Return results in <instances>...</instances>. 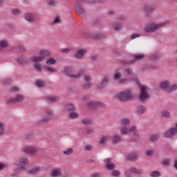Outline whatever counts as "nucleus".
<instances>
[{
    "label": "nucleus",
    "instance_id": "nucleus-25",
    "mask_svg": "<svg viewBox=\"0 0 177 177\" xmlns=\"http://www.w3.org/2000/svg\"><path fill=\"white\" fill-rule=\"evenodd\" d=\"M57 101H59V97L50 96L46 98V103H56Z\"/></svg>",
    "mask_w": 177,
    "mask_h": 177
},
{
    "label": "nucleus",
    "instance_id": "nucleus-1",
    "mask_svg": "<svg viewBox=\"0 0 177 177\" xmlns=\"http://www.w3.org/2000/svg\"><path fill=\"white\" fill-rule=\"evenodd\" d=\"M122 127H120V135H128L131 133L135 138H132L131 142H138L140 139V136L138 131V128L136 126H133L131 128H129V125H131V120L128 118L122 119L120 121Z\"/></svg>",
    "mask_w": 177,
    "mask_h": 177
},
{
    "label": "nucleus",
    "instance_id": "nucleus-14",
    "mask_svg": "<svg viewBox=\"0 0 177 177\" xmlns=\"http://www.w3.org/2000/svg\"><path fill=\"white\" fill-rule=\"evenodd\" d=\"M86 55V50L85 49L78 50L75 55L76 59H84V57Z\"/></svg>",
    "mask_w": 177,
    "mask_h": 177
},
{
    "label": "nucleus",
    "instance_id": "nucleus-2",
    "mask_svg": "<svg viewBox=\"0 0 177 177\" xmlns=\"http://www.w3.org/2000/svg\"><path fill=\"white\" fill-rule=\"evenodd\" d=\"M169 24H171V21L169 20L160 23L151 22L145 28V32H156V31L160 30V28H162V27H165V26H168Z\"/></svg>",
    "mask_w": 177,
    "mask_h": 177
},
{
    "label": "nucleus",
    "instance_id": "nucleus-61",
    "mask_svg": "<svg viewBox=\"0 0 177 177\" xmlns=\"http://www.w3.org/2000/svg\"><path fill=\"white\" fill-rule=\"evenodd\" d=\"M112 175L113 176H120V175H121V173L119 171L115 170L112 172Z\"/></svg>",
    "mask_w": 177,
    "mask_h": 177
},
{
    "label": "nucleus",
    "instance_id": "nucleus-8",
    "mask_svg": "<svg viewBox=\"0 0 177 177\" xmlns=\"http://www.w3.org/2000/svg\"><path fill=\"white\" fill-rule=\"evenodd\" d=\"M71 70H73L71 67L65 68L63 73L65 75H68V77H70L73 80H78V78H81L82 75H84V71H80L79 73L76 75H73V73H71Z\"/></svg>",
    "mask_w": 177,
    "mask_h": 177
},
{
    "label": "nucleus",
    "instance_id": "nucleus-12",
    "mask_svg": "<svg viewBox=\"0 0 177 177\" xmlns=\"http://www.w3.org/2000/svg\"><path fill=\"white\" fill-rule=\"evenodd\" d=\"M37 151H38V149L32 146L26 147L24 149V152L26 153V154H35Z\"/></svg>",
    "mask_w": 177,
    "mask_h": 177
},
{
    "label": "nucleus",
    "instance_id": "nucleus-31",
    "mask_svg": "<svg viewBox=\"0 0 177 177\" xmlns=\"http://www.w3.org/2000/svg\"><path fill=\"white\" fill-rule=\"evenodd\" d=\"M92 86V83L91 82H84L82 84V89H89Z\"/></svg>",
    "mask_w": 177,
    "mask_h": 177
},
{
    "label": "nucleus",
    "instance_id": "nucleus-13",
    "mask_svg": "<svg viewBox=\"0 0 177 177\" xmlns=\"http://www.w3.org/2000/svg\"><path fill=\"white\" fill-rule=\"evenodd\" d=\"M176 135V133L175 130L174 129V127H172L171 129L165 131V138H167L169 139H172Z\"/></svg>",
    "mask_w": 177,
    "mask_h": 177
},
{
    "label": "nucleus",
    "instance_id": "nucleus-29",
    "mask_svg": "<svg viewBox=\"0 0 177 177\" xmlns=\"http://www.w3.org/2000/svg\"><path fill=\"white\" fill-rule=\"evenodd\" d=\"M159 139H160V135L157 133L152 134L150 138V140L151 142H152V143H156V142H158Z\"/></svg>",
    "mask_w": 177,
    "mask_h": 177
},
{
    "label": "nucleus",
    "instance_id": "nucleus-54",
    "mask_svg": "<svg viewBox=\"0 0 177 177\" xmlns=\"http://www.w3.org/2000/svg\"><path fill=\"white\" fill-rule=\"evenodd\" d=\"M82 123L84 124V125H91L92 122L89 119H83Z\"/></svg>",
    "mask_w": 177,
    "mask_h": 177
},
{
    "label": "nucleus",
    "instance_id": "nucleus-19",
    "mask_svg": "<svg viewBox=\"0 0 177 177\" xmlns=\"http://www.w3.org/2000/svg\"><path fill=\"white\" fill-rule=\"evenodd\" d=\"M127 158L130 161H133V160H138V158H139V153L135 152V153H128L127 155Z\"/></svg>",
    "mask_w": 177,
    "mask_h": 177
},
{
    "label": "nucleus",
    "instance_id": "nucleus-56",
    "mask_svg": "<svg viewBox=\"0 0 177 177\" xmlns=\"http://www.w3.org/2000/svg\"><path fill=\"white\" fill-rule=\"evenodd\" d=\"M56 1L55 0H48L47 1V4H48L49 6H56Z\"/></svg>",
    "mask_w": 177,
    "mask_h": 177
},
{
    "label": "nucleus",
    "instance_id": "nucleus-52",
    "mask_svg": "<svg viewBox=\"0 0 177 177\" xmlns=\"http://www.w3.org/2000/svg\"><path fill=\"white\" fill-rule=\"evenodd\" d=\"M7 104H16V100L15 98H10L6 100Z\"/></svg>",
    "mask_w": 177,
    "mask_h": 177
},
{
    "label": "nucleus",
    "instance_id": "nucleus-10",
    "mask_svg": "<svg viewBox=\"0 0 177 177\" xmlns=\"http://www.w3.org/2000/svg\"><path fill=\"white\" fill-rule=\"evenodd\" d=\"M143 10L146 12L147 16L148 17H150V16H151V14L154 13L156 8L149 5H145L143 7Z\"/></svg>",
    "mask_w": 177,
    "mask_h": 177
},
{
    "label": "nucleus",
    "instance_id": "nucleus-37",
    "mask_svg": "<svg viewBox=\"0 0 177 177\" xmlns=\"http://www.w3.org/2000/svg\"><path fill=\"white\" fill-rule=\"evenodd\" d=\"M87 0H77L75 3V8L79 6L80 8H82L84 3H86Z\"/></svg>",
    "mask_w": 177,
    "mask_h": 177
},
{
    "label": "nucleus",
    "instance_id": "nucleus-64",
    "mask_svg": "<svg viewBox=\"0 0 177 177\" xmlns=\"http://www.w3.org/2000/svg\"><path fill=\"white\" fill-rule=\"evenodd\" d=\"M125 175L127 177H131L132 176V171H131L129 169L127 170L125 173Z\"/></svg>",
    "mask_w": 177,
    "mask_h": 177
},
{
    "label": "nucleus",
    "instance_id": "nucleus-39",
    "mask_svg": "<svg viewBox=\"0 0 177 177\" xmlns=\"http://www.w3.org/2000/svg\"><path fill=\"white\" fill-rule=\"evenodd\" d=\"M15 49L17 52H26L27 50V48L24 46H17Z\"/></svg>",
    "mask_w": 177,
    "mask_h": 177
},
{
    "label": "nucleus",
    "instance_id": "nucleus-30",
    "mask_svg": "<svg viewBox=\"0 0 177 177\" xmlns=\"http://www.w3.org/2000/svg\"><path fill=\"white\" fill-rule=\"evenodd\" d=\"M34 15L31 13H28L25 15V20H26L27 21H30V23H32V21H34Z\"/></svg>",
    "mask_w": 177,
    "mask_h": 177
},
{
    "label": "nucleus",
    "instance_id": "nucleus-55",
    "mask_svg": "<svg viewBox=\"0 0 177 177\" xmlns=\"http://www.w3.org/2000/svg\"><path fill=\"white\" fill-rule=\"evenodd\" d=\"M19 89L17 86L11 87L10 89H8V92L12 93V92H19Z\"/></svg>",
    "mask_w": 177,
    "mask_h": 177
},
{
    "label": "nucleus",
    "instance_id": "nucleus-22",
    "mask_svg": "<svg viewBox=\"0 0 177 177\" xmlns=\"http://www.w3.org/2000/svg\"><path fill=\"white\" fill-rule=\"evenodd\" d=\"M169 84H171V82L165 80L164 82H162L160 84V88L162 89H165V91H168V88L169 86Z\"/></svg>",
    "mask_w": 177,
    "mask_h": 177
},
{
    "label": "nucleus",
    "instance_id": "nucleus-40",
    "mask_svg": "<svg viewBox=\"0 0 177 177\" xmlns=\"http://www.w3.org/2000/svg\"><path fill=\"white\" fill-rule=\"evenodd\" d=\"M18 162L19 164H28V162H30V161L28 160V159L27 158H20L18 160Z\"/></svg>",
    "mask_w": 177,
    "mask_h": 177
},
{
    "label": "nucleus",
    "instance_id": "nucleus-17",
    "mask_svg": "<svg viewBox=\"0 0 177 177\" xmlns=\"http://www.w3.org/2000/svg\"><path fill=\"white\" fill-rule=\"evenodd\" d=\"M39 55L40 57H42L43 60H45V57H48V56H50V51L44 49L39 51Z\"/></svg>",
    "mask_w": 177,
    "mask_h": 177
},
{
    "label": "nucleus",
    "instance_id": "nucleus-46",
    "mask_svg": "<svg viewBox=\"0 0 177 177\" xmlns=\"http://www.w3.org/2000/svg\"><path fill=\"white\" fill-rule=\"evenodd\" d=\"M17 62L19 63V64H26L27 62L26 61V58L24 57H20L17 59Z\"/></svg>",
    "mask_w": 177,
    "mask_h": 177
},
{
    "label": "nucleus",
    "instance_id": "nucleus-6",
    "mask_svg": "<svg viewBox=\"0 0 177 177\" xmlns=\"http://www.w3.org/2000/svg\"><path fill=\"white\" fill-rule=\"evenodd\" d=\"M139 88L140 89V94L139 95V99L142 102H147L150 99V95L147 91V87L142 84H139Z\"/></svg>",
    "mask_w": 177,
    "mask_h": 177
},
{
    "label": "nucleus",
    "instance_id": "nucleus-58",
    "mask_svg": "<svg viewBox=\"0 0 177 177\" xmlns=\"http://www.w3.org/2000/svg\"><path fill=\"white\" fill-rule=\"evenodd\" d=\"M93 147H92V145H87L84 146V150L86 151H91V150H92Z\"/></svg>",
    "mask_w": 177,
    "mask_h": 177
},
{
    "label": "nucleus",
    "instance_id": "nucleus-38",
    "mask_svg": "<svg viewBox=\"0 0 177 177\" xmlns=\"http://www.w3.org/2000/svg\"><path fill=\"white\" fill-rule=\"evenodd\" d=\"M177 90V84L171 85V83L169 84V88H167V92H174V91Z\"/></svg>",
    "mask_w": 177,
    "mask_h": 177
},
{
    "label": "nucleus",
    "instance_id": "nucleus-59",
    "mask_svg": "<svg viewBox=\"0 0 177 177\" xmlns=\"http://www.w3.org/2000/svg\"><path fill=\"white\" fill-rule=\"evenodd\" d=\"M150 58L151 59V60H158V59H160V55H153L150 57Z\"/></svg>",
    "mask_w": 177,
    "mask_h": 177
},
{
    "label": "nucleus",
    "instance_id": "nucleus-36",
    "mask_svg": "<svg viewBox=\"0 0 177 177\" xmlns=\"http://www.w3.org/2000/svg\"><path fill=\"white\" fill-rule=\"evenodd\" d=\"M21 171H26V166H21L19 168H17L14 173H12V176H16V175H17V173L16 172H21Z\"/></svg>",
    "mask_w": 177,
    "mask_h": 177
},
{
    "label": "nucleus",
    "instance_id": "nucleus-43",
    "mask_svg": "<svg viewBox=\"0 0 177 177\" xmlns=\"http://www.w3.org/2000/svg\"><path fill=\"white\" fill-rule=\"evenodd\" d=\"M104 37H106V35H104V34H103V33H97L93 35V37L95 39H102L104 38Z\"/></svg>",
    "mask_w": 177,
    "mask_h": 177
},
{
    "label": "nucleus",
    "instance_id": "nucleus-48",
    "mask_svg": "<svg viewBox=\"0 0 177 177\" xmlns=\"http://www.w3.org/2000/svg\"><path fill=\"white\" fill-rule=\"evenodd\" d=\"M162 117H165V118H170L171 117V113L165 111L161 113Z\"/></svg>",
    "mask_w": 177,
    "mask_h": 177
},
{
    "label": "nucleus",
    "instance_id": "nucleus-15",
    "mask_svg": "<svg viewBox=\"0 0 177 177\" xmlns=\"http://www.w3.org/2000/svg\"><path fill=\"white\" fill-rule=\"evenodd\" d=\"M111 139L114 145H117L122 141V138L118 134H114L111 137Z\"/></svg>",
    "mask_w": 177,
    "mask_h": 177
},
{
    "label": "nucleus",
    "instance_id": "nucleus-33",
    "mask_svg": "<svg viewBox=\"0 0 177 177\" xmlns=\"http://www.w3.org/2000/svg\"><path fill=\"white\" fill-rule=\"evenodd\" d=\"M16 103H20L24 100V95L21 94H18L16 97H15Z\"/></svg>",
    "mask_w": 177,
    "mask_h": 177
},
{
    "label": "nucleus",
    "instance_id": "nucleus-27",
    "mask_svg": "<svg viewBox=\"0 0 177 177\" xmlns=\"http://www.w3.org/2000/svg\"><path fill=\"white\" fill-rule=\"evenodd\" d=\"M57 61H56V59L53 57L48 58L46 59V64H48V66H53L55 64H57Z\"/></svg>",
    "mask_w": 177,
    "mask_h": 177
},
{
    "label": "nucleus",
    "instance_id": "nucleus-35",
    "mask_svg": "<svg viewBox=\"0 0 177 177\" xmlns=\"http://www.w3.org/2000/svg\"><path fill=\"white\" fill-rule=\"evenodd\" d=\"M39 171H41V167H38L34 168L32 170H29L28 174H30V175H35V174H38Z\"/></svg>",
    "mask_w": 177,
    "mask_h": 177
},
{
    "label": "nucleus",
    "instance_id": "nucleus-44",
    "mask_svg": "<svg viewBox=\"0 0 177 177\" xmlns=\"http://www.w3.org/2000/svg\"><path fill=\"white\" fill-rule=\"evenodd\" d=\"M63 153L66 156H70V154H73V153H74V149L73 148H69L68 149L64 150Z\"/></svg>",
    "mask_w": 177,
    "mask_h": 177
},
{
    "label": "nucleus",
    "instance_id": "nucleus-21",
    "mask_svg": "<svg viewBox=\"0 0 177 177\" xmlns=\"http://www.w3.org/2000/svg\"><path fill=\"white\" fill-rule=\"evenodd\" d=\"M77 108L73 104H66L64 107V111H75Z\"/></svg>",
    "mask_w": 177,
    "mask_h": 177
},
{
    "label": "nucleus",
    "instance_id": "nucleus-45",
    "mask_svg": "<svg viewBox=\"0 0 177 177\" xmlns=\"http://www.w3.org/2000/svg\"><path fill=\"white\" fill-rule=\"evenodd\" d=\"M83 78L84 80V82H91L92 77L90 75L84 74L83 75Z\"/></svg>",
    "mask_w": 177,
    "mask_h": 177
},
{
    "label": "nucleus",
    "instance_id": "nucleus-47",
    "mask_svg": "<svg viewBox=\"0 0 177 177\" xmlns=\"http://www.w3.org/2000/svg\"><path fill=\"white\" fill-rule=\"evenodd\" d=\"M46 71H48V73H56L57 71V69L49 66L44 67Z\"/></svg>",
    "mask_w": 177,
    "mask_h": 177
},
{
    "label": "nucleus",
    "instance_id": "nucleus-26",
    "mask_svg": "<svg viewBox=\"0 0 177 177\" xmlns=\"http://www.w3.org/2000/svg\"><path fill=\"white\" fill-rule=\"evenodd\" d=\"M62 176V170L60 169H54L51 171V176L59 177Z\"/></svg>",
    "mask_w": 177,
    "mask_h": 177
},
{
    "label": "nucleus",
    "instance_id": "nucleus-7",
    "mask_svg": "<svg viewBox=\"0 0 177 177\" xmlns=\"http://www.w3.org/2000/svg\"><path fill=\"white\" fill-rule=\"evenodd\" d=\"M52 120H55V112L53 110L48 109L45 112V114L39 123L44 124V122H49L52 121Z\"/></svg>",
    "mask_w": 177,
    "mask_h": 177
},
{
    "label": "nucleus",
    "instance_id": "nucleus-3",
    "mask_svg": "<svg viewBox=\"0 0 177 177\" xmlns=\"http://www.w3.org/2000/svg\"><path fill=\"white\" fill-rule=\"evenodd\" d=\"M115 97L120 102H129L133 99V94H132V91L126 90L117 93Z\"/></svg>",
    "mask_w": 177,
    "mask_h": 177
},
{
    "label": "nucleus",
    "instance_id": "nucleus-57",
    "mask_svg": "<svg viewBox=\"0 0 177 177\" xmlns=\"http://www.w3.org/2000/svg\"><path fill=\"white\" fill-rule=\"evenodd\" d=\"M12 13L15 15H20V13H21V11L19 8H15L12 10Z\"/></svg>",
    "mask_w": 177,
    "mask_h": 177
},
{
    "label": "nucleus",
    "instance_id": "nucleus-63",
    "mask_svg": "<svg viewBox=\"0 0 177 177\" xmlns=\"http://www.w3.org/2000/svg\"><path fill=\"white\" fill-rule=\"evenodd\" d=\"M5 168H8V164H0V169L1 171L5 169Z\"/></svg>",
    "mask_w": 177,
    "mask_h": 177
},
{
    "label": "nucleus",
    "instance_id": "nucleus-51",
    "mask_svg": "<svg viewBox=\"0 0 177 177\" xmlns=\"http://www.w3.org/2000/svg\"><path fill=\"white\" fill-rule=\"evenodd\" d=\"M160 176H161V173H160V171H153L151 174V177H158Z\"/></svg>",
    "mask_w": 177,
    "mask_h": 177
},
{
    "label": "nucleus",
    "instance_id": "nucleus-41",
    "mask_svg": "<svg viewBox=\"0 0 177 177\" xmlns=\"http://www.w3.org/2000/svg\"><path fill=\"white\" fill-rule=\"evenodd\" d=\"M33 66L35 67V68H36V70L37 71H39V73H42V64H41L36 63L33 65Z\"/></svg>",
    "mask_w": 177,
    "mask_h": 177
},
{
    "label": "nucleus",
    "instance_id": "nucleus-32",
    "mask_svg": "<svg viewBox=\"0 0 177 177\" xmlns=\"http://www.w3.org/2000/svg\"><path fill=\"white\" fill-rule=\"evenodd\" d=\"M146 111V107L145 106L140 105L138 106L137 114L142 115Z\"/></svg>",
    "mask_w": 177,
    "mask_h": 177
},
{
    "label": "nucleus",
    "instance_id": "nucleus-62",
    "mask_svg": "<svg viewBox=\"0 0 177 177\" xmlns=\"http://www.w3.org/2000/svg\"><path fill=\"white\" fill-rule=\"evenodd\" d=\"M146 154H147V156H148V157H150V156H153V154H154V151L148 150L146 151Z\"/></svg>",
    "mask_w": 177,
    "mask_h": 177
},
{
    "label": "nucleus",
    "instance_id": "nucleus-9",
    "mask_svg": "<svg viewBox=\"0 0 177 177\" xmlns=\"http://www.w3.org/2000/svg\"><path fill=\"white\" fill-rule=\"evenodd\" d=\"M109 84H110V75H106L102 79L100 83L97 85L96 88L98 91H102L104 88H107Z\"/></svg>",
    "mask_w": 177,
    "mask_h": 177
},
{
    "label": "nucleus",
    "instance_id": "nucleus-23",
    "mask_svg": "<svg viewBox=\"0 0 177 177\" xmlns=\"http://www.w3.org/2000/svg\"><path fill=\"white\" fill-rule=\"evenodd\" d=\"M105 162H106V167L108 169H114V168H115V164L111 162V158L106 159Z\"/></svg>",
    "mask_w": 177,
    "mask_h": 177
},
{
    "label": "nucleus",
    "instance_id": "nucleus-34",
    "mask_svg": "<svg viewBox=\"0 0 177 177\" xmlns=\"http://www.w3.org/2000/svg\"><path fill=\"white\" fill-rule=\"evenodd\" d=\"M131 174H143V170L140 169H137L136 167H133L130 169Z\"/></svg>",
    "mask_w": 177,
    "mask_h": 177
},
{
    "label": "nucleus",
    "instance_id": "nucleus-49",
    "mask_svg": "<svg viewBox=\"0 0 177 177\" xmlns=\"http://www.w3.org/2000/svg\"><path fill=\"white\" fill-rule=\"evenodd\" d=\"M36 84L39 88H44V86H45V81H44V80H41H41H37L36 82Z\"/></svg>",
    "mask_w": 177,
    "mask_h": 177
},
{
    "label": "nucleus",
    "instance_id": "nucleus-53",
    "mask_svg": "<svg viewBox=\"0 0 177 177\" xmlns=\"http://www.w3.org/2000/svg\"><path fill=\"white\" fill-rule=\"evenodd\" d=\"M78 117H80V115L77 113L72 112L70 114V118H71L72 120H74L75 118H78Z\"/></svg>",
    "mask_w": 177,
    "mask_h": 177
},
{
    "label": "nucleus",
    "instance_id": "nucleus-28",
    "mask_svg": "<svg viewBox=\"0 0 177 177\" xmlns=\"http://www.w3.org/2000/svg\"><path fill=\"white\" fill-rule=\"evenodd\" d=\"M30 60L33 62V63H39V62H44V59L42 57L40 56H33L30 58Z\"/></svg>",
    "mask_w": 177,
    "mask_h": 177
},
{
    "label": "nucleus",
    "instance_id": "nucleus-50",
    "mask_svg": "<svg viewBox=\"0 0 177 177\" xmlns=\"http://www.w3.org/2000/svg\"><path fill=\"white\" fill-rule=\"evenodd\" d=\"M8 45L9 44H8V41L6 40H1L0 41L1 48H8Z\"/></svg>",
    "mask_w": 177,
    "mask_h": 177
},
{
    "label": "nucleus",
    "instance_id": "nucleus-20",
    "mask_svg": "<svg viewBox=\"0 0 177 177\" xmlns=\"http://www.w3.org/2000/svg\"><path fill=\"white\" fill-rule=\"evenodd\" d=\"M111 28L114 31H120L122 28V25L118 22H113L111 24Z\"/></svg>",
    "mask_w": 177,
    "mask_h": 177
},
{
    "label": "nucleus",
    "instance_id": "nucleus-4",
    "mask_svg": "<svg viewBox=\"0 0 177 177\" xmlns=\"http://www.w3.org/2000/svg\"><path fill=\"white\" fill-rule=\"evenodd\" d=\"M146 57V55L143 53L140 54H134L133 55V59L129 61H122L121 64L124 66H131V64H135L137 62H140V60H143Z\"/></svg>",
    "mask_w": 177,
    "mask_h": 177
},
{
    "label": "nucleus",
    "instance_id": "nucleus-16",
    "mask_svg": "<svg viewBox=\"0 0 177 177\" xmlns=\"http://www.w3.org/2000/svg\"><path fill=\"white\" fill-rule=\"evenodd\" d=\"M109 140H110V136L109 135L102 136L99 142L100 146H104V145H106V143H107Z\"/></svg>",
    "mask_w": 177,
    "mask_h": 177
},
{
    "label": "nucleus",
    "instance_id": "nucleus-24",
    "mask_svg": "<svg viewBox=\"0 0 177 177\" xmlns=\"http://www.w3.org/2000/svg\"><path fill=\"white\" fill-rule=\"evenodd\" d=\"M123 74L124 77H131V75L133 74V71L132 68H127L124 70Z\"/></svg>",
    "mask_w": 177,
    "mask_h": 177
},
{
    "label": "nucleus",
    "instance_id": "nucleus-18",
    "mask_svg": "<svg viewBox=\"0 0 177 177\" xmlns=\"http://www.w3.org/2000/svg\"><path fill=\"white\" fill-rule=\"evenodd\" d=\"M75 10L77 15H79V16H81V17H84V16L86 15V10H85L84 8L80 7V6L75 7Z\"/></svg>",
    "mask_w": 177,
    "mask_h": 177
},
{
    "label": "nucleus",
    "instance_id": "nucleus-42",
    "mask_svg": "<svg viewBox=\"0 0 177 177\" xmlns=\"http://www.w3.org/2000/svg\"><path fill=\"white\" fill-rule=\"evenodd\" d=\"M5 133V124L0 122V136Z\"/></svg>",
    "mask_w": 177,
    "mask_h": 177
},
{
    "label": "nucleus",
    "instance_id": "nucleus-60",
    "mask_svg": "<svg viewBox=\"0 0 177 177\" xmlns=\"http://www.w3.org/2000/svg\"><path fill=\"white\" fill-rule=\"evenodd\" d=\"M140 37V35L138 33H133L131 35V39H135V38H139Z\"/></svg>",
    "mask_w": 177,
    "mask_h": 177
},
{
    "label": "nucleus",
    "instance_id": "nucleus-5",
    "mask_svg": "<svg viewBox=\"0 0 177 177\" xmlns=\"http://www.w3.org/2000/svg\"><path fill=\"white\" fill-rule=\"evenodd\" d=\"M114 81L118 82L119 85H124L128 82V79L122 78V72L120 69H117L113 74Z\"/></svg>",
    "mask_w": 177,
    "mask_h": 177
},
{
    "label": "nucleus",
    "instance_id": "nucleus-11",
    "mask_svg": "<svg viewBox=\"0 0 177 177\" xmlns=\"http://www.w3.org/2000/svg\"><path fill=\"white\" fill-rule=\"evenodd\" d=\"M103 106H104V104L98 101H91L88 104V106L90 107V109H97Z\"/></svg>",
    "mask_w": 177,
    "mask_h": 177
}]
</instances>
